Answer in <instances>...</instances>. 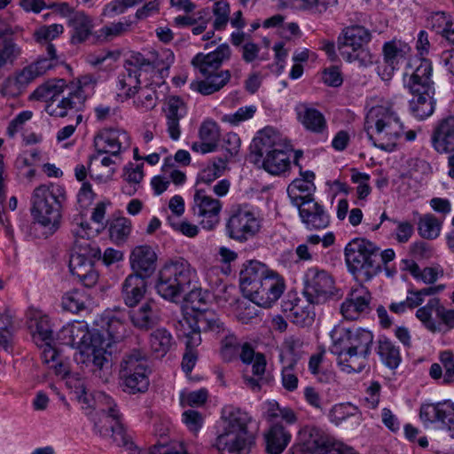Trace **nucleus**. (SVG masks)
Masks as SVG:
<instances>
[{
    "mask_svg": "<svg viewBox=\"0 0 454 454\" xmlns=\"http://www.w3.org/2000/svg\"><path fill=\"white\" fill-rule=\"evenodd\" d=\"M364 131L373 145L392 152L403 133V125L392 106H376L366 114Z\"/></svg>",
    "mask_w": 454,
    "mask_h": 454,
    "instance_id": "f257e3e1",
    "label": "nucleus"
},
{
    "mask_svg": "<svg viewBox=\"0 0 454 454\" xmlns=\"http://www.w3.org/2000/svg\"><path fill=\"white\" fill-rule=\"evenodd\" d=\"M31 200V212L37 223L46 229V237L53 234L60 226L62 206L67 200L64 186L40 185L34 190Z\"/></svg>",
    "mask_w": 454,
    "mask_h": 454,
    "instance_id": "f03ea898",
    "label": "nucleus"
},
{
    "mask_svg": "<svg viewBox=\"0 0 454 454\" xmlns=\"http://www.w3.org/2000/svg\"><path fill=\"white\" fill-rule=\"evenodd\" d=\"M349 272L360 282L371 280L380 272V248L365 239H354L345 247Z\"/></svg>",
    "mask_w": 454,
    "mask_h": 454,
    "instance_id": "7ed1b4c3",
    "label": "nucleus"
},
{
    "mask_svg": "<svg viewBox=\"0 0 454 454\" xmlns=\"http://www.w3.org/2000/svg\"><path fill=\"white\" fill-rule=\"evenodd\" d=\"M432 71L431 62L427 59H421L406 83L413 96L410 101L411 111L415 117L420 120L431 115L434 108Z\"/></svg>",
    "mask_w": 454,
    "mask_h": 454,
    "instance_id": "20e7f679",
    "label": "nucleus"
},
{
    "mask_svg": "<svg viewBox=\"0 0 454 454\" xmlns=\"http://www.w3.org/2000/svg\"><path fill=\"white\" fill-rule=\"evenodd\" d=\"M195 270L188 261L179 258L164 264L156 282L158 294L166 300L175 301L190 289Z\"/></svg>",
    "mask_w": 454,
    "mask_h": 454,
    "instance_id": "39448f33",
    "label": "nucleus"
},
{
    "mask_svg": "<svg viewBox=\"0 0 454 454\" xmlns=\"http://www.w3.org/2000/svg\"><path fill=\"white\" fill-rule=\"evenodd\" d=\"M151 370L145 352L133 349L122 357L120 364V380L124 392L129 395L147 391Z\"/></svg>",
    "mask_w": 454,
    "mask_h": 454,
    "instance_id": "423d86ee",
    "label": "nucleus"
},
{
    "mask_svg": "<svg viewBox=\"0 0 454 454\" xmlns=\"http://www.w3.org/2000/svg\"><path fill=\"white\" fill-rule=\"evenodd\" d=\"M370 41L371 34L365 27H348L338 38V50L348 62H357L359 66L366 67L373 61L372 55L365 47Z\"/></svg>",
    "mask_w": 454,
    "mask_h": 454,
    "instance_id": "0eeeda50",
    "label": "nucleus"
},
{
    "mask_svg": "<svg viewBox=\"0 0 454 454\" xmlns=\"http://www.w3.org/2000/svg\"><path fill=\"white\" fill-rule=\"evenodd\" d=\"M331 338L332 353H340L345 350L362 355L364 357H369L371 354L373 334L368 330L336 325L331 331Z\"/></svg>",
    "mask_w": 454,
    "mask_h": 454,
    "instance_id": "6e6552de",
    "label": "nucleus"
},
{
    "mask_svg": "<svg viewBox=\"0 0 454 454\" xmlns=\"http://www.w3.org/2000/svg\"><path fill=\"white\" fill-rule=\"evenodd\" d=\"M221 355L223 359L227 362L239 359L245 365H251V375L247 373L246 369L243 370L242 373L246 385L254 390L255 349L253 343L247 340L239 341L235 335H228L222 340Z\"/></svg>",
    "mask_w": 454,
    "mask_h": 454,
    "instance_id": "1a4fd4ad",
    "label": "nucleus"
},
{
    "mask_svg": "<svg viewBox=\"0 0 454 454\" xmlns=\"http://www.w3.org/2000/svg\"><path fill=\"white\" fill-rule=\"evenodd\" d=\"M100 258V249L98 247H91L85 240L84 247L71 254L69 270L84 286L92 287L98 280V274L93 269V260Z\"/></svg>",
    "mask_w": 454,
    "mask_h": 454,
    "instance_id": "9d476101",
    "label": "nucleus"
},
{
    "mask_svg": "<svg viewBox=\"0 0 454 454\" xmlns=\"http://www.w3.org/2000/svg\"><path fill=\"white\" fill-rule=\"evenodd\" d=\"M333 278L325 270L309 268L304 275L303 294L310 302L325 303L334 295Z\"/></svg>",
    "mask_w": 454,
    "mask_h": 454,
    "instance_id": "9b49d317",
    "label": "nucleus"
},
{
    "mask_svg": "<svg viewBox=\"0 0 454 454\" xmlns=\"http://www.w3.org/2000/svg\"><path fill=\"white\" fill-rule=\"evenodd\" d=\"M103 398L106 408L91 418L94 423L93 431L103 438L111 437L115 442L116 437H120L126 431L122 415L113 398L108 395H103Z\"/></svg>",
    "mask_w": 454,
    "mask_h": 454,
    "instance_id": "f8f14e48",
    "label": "nucleus"
},
{
    "mask_svg": "<svg viewBox=\"0 0 454 454\" xmlns=\"http://www.w3.org/2000/svg\"><path fill=\"white\" fill-rule=\"evenodd\" d=\"M255 221L254 208L248 204H239L232 208L231 214L226 223L228 236L240 242L246 241L254 236L253 224Z\"/></svg>",
    "mask_w": 454,
    "mask_h": 454,
    "instance_id": "ddd939ff",
    "label": "nucleus"
},
{
    "mask_svg": "<svg viewBox=\"0 0 454 454\" xmlns=\"http://www.w3.org/2000/svg\"><path fill=\"white\" fill-rule=\"evenodd\" d=\"M419 419L426 425H434L440 429L451 431L454 426V403L444 400L438 403H422Z\"/></svg>",
    "mask_w": 454,
    "mask_h": 454,
    "instance_id": "4468645a",
    "label": "nucleus"
},
{
    "mask_svg": "<svg viewBox=\"0 0 454 454\" xmlns=\"http://www.w3.org/2000/svg\"><path fill=\"white\" fill-rule=\"evenodd\" d=\"M193 215L201 218L202 228L212 231L220 223L222 203L219 200L208 196L202 189H197L193 196Z\"/></svg>",
    "mask_w": 454,
    "mask_h": 454,
    "instance_id": "2eb2a0df",
    "label": "nucleus"
},
{
    "mask_svg": "<svg viewBox=\"0 0 454 454\" xmlns=\"http://www.w3.org/2000/svg\"><path fill=\"white\" fill-rule=\"evenodd\" d=\"M286 289L282 276L270 270H264L260 278V286L257 287V306L269 309L277 302Z\"/></svg>",
    "mask_w": 454,
    "mask_h": 454,
    "instance_id": "dca6fc26",
    "label": "nucleus"
},
{
    "mask_svg": "<svg viewBox=\"0 0 454 454\" xmlns=\"http://www.w3.org/2000/svg\"><path fill=\"white\" fill-rule=\"evenodd\" d=\"M384 65L379 67V74L383 80H389L395 68L411 67V48L404 43L387 42L383 46Z\"/></svg>",
    "mask_w": 454,
    "mask_h": 454,
    "instance_id": "f3484780",
    "label": "nucleus"
},
{
    "mask_svg": "<svg viewBox=\"0 0 454 454\" xmlns=\"http://www.w3.org/2000/svg\"><path fill=\"white\" fill-rule=\"evenodd\" d=\"M130 145L129 134L119 129H103L94 137V146L98 155L109 153L118 157L122 149Z\"/></svg>",
    "mask_w": 454,
    "mask_h": 454,
    "instance_id": "a211bd4d",
    "label": "nucleus"
},
{
    "mask_svg": "<svg viewBox=\"0 0 454 454\" xmlns=\"http://www.w3.org/2000/svg\"><path fill=\"white\" fill-rule=\"evenodd\" d=\"M314 302L309 299L303 300L296 294H288L287 299L282 302V311L286 317L298 326L311 325L315 319Z\"/></svg>",
    "mask_w": 454,
    "mask_h": 454,
    "instance_id": "6ab92c4d",
    "label": "nucleus"
},
{
    "mask_svg": "<svg viewBox=\"0 0 454 454\" xmlns=\"http://www.w3.org/2000/svg\"><path fill=\"white\" fill-rule=\"evenodd\" d=\"M178 324L181 326L180 329H177L179 336L183 335L186 339L182 368L186 374H189L192 371L198 359L197 347L201 343V332L192 325V321L187 317H184Z\"/></svg>",
    "mask_w": 454,
    "mask_h": 454,
    "instance_id": "aec40b11",
    "label": "nucleus"
},
{
    "mask_svg": "<svg viewBox=\"0 0 454 454\" xmlns=\"http://www.w3.org/2000/svg\"><path fill=\"white\" fill-rule=\"evenodd\" d=\"M371 293L360 286L351 290L348 297L341 304L340 312L346 319L356 320L362 314H368L371 311Z\"/></svg>",
    "mask_w": 454,
    "mask_h": 454,
    "instance_id": "412c9836",
    "label": "nucleus"
},
{
    "mask_svg": "<svg viewBox=\"0 0 454 454\" xmlns=\"http://www.w3.org/2000/svg\"><path fill=\"white\" fill-rule=\"evenodd\" d=\"M157 254L152 247L141 245L135 247L129 255V263L133 270L145 278L151 277L156 270Z\"/></svg>",
    "mask_w": 454,
    "mask_h": 454,
    "instance_id": "4be33fe9",
    "label": "nucleus"
},
{
    "mask_svg": "<svg viewBox=\"0 0 454 454\" xmlns=\"http://www.w3.org/2000/svg\"><path fill=\"white\" fill-rule=\"evenodd\" d=\"M162 112L165 114L167 131L173 140H177L181 135L179 121L187 114V106L184 100L177 96H170L165 100Z\"/></svg>",
    "mask_w": 454,
    "mask_h": 454,
    "instance_id": "5701e85b",
    "label": "nucleus"
},
{
    "mask_svg": "<svg viewBox=\"0 0 454 454\" xmlns=\"http://www.w3.org/2000/svg\"><path fill=\"white\" fill-rule=\"evenodd\" d=\"M299 209L301 221L309 230L325 229L329 225V215L324 207L317 202L314 198L307 199L295 205Z\"/></svg>",
    "mask_w": 454,
    "mask_h": 454,
    "instance_id": "b1692460",
    "label": "nucleus"
},
{
    "mask_svg": "<svg viewBox=\"0 0 454 454\" xmlns=\"http://www.w3.org/2000/svg\"><path fill=\"white\" fill-rule=\"evenodd\" d=\"M299 437L303 451L311 454H328V450L333 444L330 437L316 427H303L299 433Z\"/></svg>",
    "mask_w": 454,
    "mask_h": 454,
    "instance_id": "393cba45",
    "label": "nucleus"
},
{
    "mask_svg": "<svg viewBox=\"0 0 454 454\" xmlns=\"http://www.w3.org/2000/svg\"><path fill=\"white\" fill-rule=\"evenodd\" d=\"M231 55V50L228 44L223 43L216 48L215 51L207 54L198 53L192 60V64L199 69L200 73L205 77L215 72H217L224 59H228Z\"/></svg>",
    "mask_w": 454,
    "mask_h": 454,
    "instance_id": "a878e982",
    "label": "nucleus"
},
{
    "mask_svg": "<svg viewBox=\"0 0 454 454\" xmlns=\"http://www.w3.org/2000/svg\"><path fill=\"white\" fill-rule=\"evenodd\" d=\"M292 151L293 146L289 144L264 153L265 157L262 164V168L274 176L285 173L290 168L291 161L288 153Z\"/></svg>",
    "mask_w": 454,
    "mask_h": 454,
    "instance_id": "bb28decb",
    "label": "nucleus"
},
{
    "mask_svg": "<svg viewBox=\"0 0 454 454\" xmlns=\"http://www.w3.org/2000/svg\"><path fill=\"white\" fill-rule=\"evenodd\" d=\"M432 144L441 153L454 151V116H448L439 121L432 136Z\"/></svg>",
    "mask_w": 454,
    "mask_h": 454,
    "instance_id": "cd10ccee",
    "label": "nucleus"
},
{
    "mask_svg": "<svg viewBox=\"0 0 454 454\" xmlns=\"http://www.w3.org/2000/svg\"><path fill=\"white\" fill-rule=\"evenodd\" d=\"M292 439L291 433L280 423L272 424L263 434L267 454H281Z\"/></svg>",
    "mask_w": 454,
    "mask_h": 454,
    "instance_id": "c85d7f7f",
    "label": "nucleus"
},
{
    "mask_svg": "<svg viewBox=\"0 0 454 454\" xmlns=\"http://www.w3.org/2000/svg\"><path fill=\"white\" fill-rule=\"evenodd\" d=\"M147 289L145 278L129 274L121 285V298L129 307H135L144 298Z\"/></svg>",
    "mask_w": 454,
    "mask_h": 454,
    "instance_id": "c756f323",
    "label": "nucleus"
},
{
    "mask_svg": "<svg viewBox=\"0 0 454 454\" xmlns=\"http://www.w3.org/2000/svg\"><path fill=\"white\" fill-rule=\"evenodd\" d=\"M213 446L220 454H243L247 449V436L223 429Z\"/></svg>",
    "mask_w": 454,
    "mask_h": 454,
    "instance_id": "7c9ffc66",
    "label": "nucleus"
},
{
    "mask_svg": "<svg viewBox=\"0 0 454 454\" xmlns=\"http://www.w3.org/2000/svg\"><path fill=\"white\" fill-rule=\"evenodd\" d=\"M222 419L223 429L247 436V426L252 422L253 418L247 411L233 406H227L223 409Z\"/></svg>",
    "mask_w": 454,
    "mask_h": 454,
    "instance_id": "2f4dec72",
    "label": "nucleus"
},
{
    "mask_svg": "<svg viewBox=\"0 0 454 454\" xmlns=\"http://www.w3.org/2000/svg\"><path fill=\"white\" fill-rule=\"evenodd\" d=\"M87 99V95H83L81 92L69 91L67 97H63L58 104L51 102L46 107V111L50 115L56 117H65L68 114L69 111L77 113L81 111Z\"/></svg>",
    "mask_w": 454,
    "mask_h": 454,
    "instance_id": "473e14b6",
    "label": "nucleus"
},
{
    "mask_svg": "<svg viewBox=\"0 0 454 454\" xmlns=\"http://www.w3.org/2000/svg\"><path fill=\"white\" fill-rule=\"evenodd\" d=\"M99 339V333H95L92 335V345L87 348V356L88 357H92V372L95 376L102 379L103 381L106 382L108 380V372L105 371L104 366L108 363V360L105 356V352L109 347V343H105V341H98Z\"/></svg>",
    "mask_w": 454,
    "mask_h": 454,
    "instance_id": "72a5a7b5",
    "label": "nucleus"
},
{
    "mask_svg": "<svg viewBox=\"0 0 454 454\" xmlns=\"http://www.w3.org/2000/svg\"><path fill=\"white\" fill-rule=\"evenodd\" d=\"M282 134L271 126H267L257 132V156L264 153L289 145Z\"/></svg>",
    "mask_w": 454,
    "mask_h": 454,
    "instance_id": "f704fd0d",
    "label": "nucleus"
},
{
    "mask_svg": "<svg viewBox=\"0 0 454 454\" xmlns=\"http://www.w3.org/2000/svg\"><path fill=\"white\" fill-rule=\"evenodd\" d=\"M211 12L208 8H202L192 15H180L175 18L174 23L179 27H192L194 35L203 34L211 21Z\"/></svg>",
    "mask_w": 454,
    "mask_h": 454,
    "instance_id": "c9c22d12",
    "label": "nucleus"
},
{
    "mask_svg": "<svg viewBox=\"0 0 454 454\" xmlns=\"http://www.w3.org/2000/svg\"><path fill=\"white\" fill-rule=\"evenodd\" d=\"M440 363L432 364L429 375L434 380H442V384L449 385L454 382V354L450 351H442L439 355Z\"/></svg>",
    "mask_w": 454,
    "mask_h": 454,
    "instance_id": "e433bc0d",
    "label": "nucleus"
},
{
    "mask_svg": "<svg viewBox=\"0 0 454 454\" xmlns=\"http://www.w3.org/2000/svg\"><path fill=\"white\" fill-rule=\"evenodd\" d=\"M153 307L152 301H146L138 309L130 310L129 317L136 328L148 331L158 324L159 317Z\"/></svg>",
    "mask_w": 454,
    "mask_h": 454,
    "instance_id": "4c0bfd02",
    "label": "nucleus"
},
{
    "mask_svg": "<svg viewBox=\"0 0 454 454\" xmlns=\"http://www.w3.org/2000/svg\"><path fill=\"white\" fill-rule=\"evenodd\" d=\"M230 78L231 74L228 70H221L205 76V80L192 82V87L202 95H210L220 90Z\"/></svg>",
    "mask_w": 454,
    "mask_h": 454,
    "instance_id": "58836bf2",
    "label": "nucleus"
},
{
    "mask_svg": "<svg viewBox=\"0 0 454 454\" xmlns=\"http://www.w3.org/2000/svg\"><path fill=\"white\" fill-rule=\"evenodd\" d=\"M69 26L73 28L72 41L82 43L92 33L93 20L83 12H76L69 19Z\"/></svg>",
    "mask_w": 454,
    "mask_h": 454,
    "instance_id": "ea45409f",
    "label": "nucleus"
},
{
    "mask_svg": "<svg viewBox=\"0 0 454 454\" xmlns=\"http://www.w3.org/2000/svg\"><path fill=\"white\" fill-rule=\"evenodd\" d=\"M255 262L247 260L245 262L239 271V288L244 299L253 301L255 298Z\"/></svg>",
    "mask_w": 454,
    "mask_h": 454,
    "instance_id": "a19ab883",
    "label": "nucleus"
},
{
    "mask_svg": "<svg viewBox=\"0 0 454 454\" xmlns=\"http://www.w3.org/2000/svg\"><path fill=\"white\" fill-rule=\"evenodd\" d=\"M377 353L387 367L395 369L400 364L399 348L389 339L383 337L378 340Z\"/></svg>",
    "mask_w": 454,
    "mask_h": 454,
    "instance_id": "79ce46f5",
    "label": "nucleus"
},
{
    "mask_svg": "<svg viewBox=\"0 0 454 454\" xmlns=\"http://www.w3.org/2000/svg\"><path fill=\"white\" fill-rule=\"evenodd\" d=\"M198 312L191 317H188L192 325L200 332L215 331L220 332L223 329V323L213 310H199V308L193 307Z\"/></svg>",
    "mask_w": 454,
    "mask_h": 454,
    "instance_id": "37998d69",
    "label": "nucleus"
},
{
    "mask_svg": "<svg viewBox=\"0 0 454 454\" xmlns=\"http://www.w3.org/2000/svg\"><path fill=\"white\" fill-rule=\"evenodd\" d=\"M333 354L337 356V364L341 371L347 373L361 372L365 367L368 359L362 355L345 350Z\"/></svg>",
    "mask_w": 454,
    "mask_h": 454,
    "instance_id": "c03bdc74",
    "label": "nucleus"
},
{
    "mask_svg": "<svg viewBox=\"0 0 454 454\" xmlns=\"http://www.w3.org/2000/svg\"><path fill=\"white\" fill-rule=\"evenodd\" d=\"M171 333L165 328H159L150 335L152 351L159 356H165L174 344Z\"/></svg>",
    "mask_w": 454,
    "mask_h": 454,
    "instance_id": "a18cd8bd",
    "label": "nucleus"
},
{
    "mask_svg": "<svg viewBox=\"0 0 454 454\" xmlns=\"http://www.w3.org/2000/svg\"><path fill=\"white\" fill-rule=\"evenodd\" d=\"M31 329L33 340L37 346H43V343L52 342L53 333L47 316L35 318V324L31 325Z\"/></svg>",
    "mask_w": 454,
    "mask_h": 454,
    "instance_id": "49530a36",
    "label": "nucleus"
},
{
    "mask_svg": "<svg viewBox=\"0 0 454 454\" xmlns=\"http://www.w3.org/2000/svg\"><path fill=\"white\" fill-rule=\"evenodd\" d=\"M442 222L432 214H426L418 222L419 234L426 239H434L441 232Z\"/></svg>",
    "mask_w": 454,
    "mask_h": 454,
    "instance_id": "de8ad7c7",
    "label": "nucleus"
},
{
    "mask_svg": "<svg viewBox=\"0 0 454 454\" xmlns=\"http://www.w3.org/2000/svg\"><path fill=\"white\" fill-rule=\"evenodd\" d=\"M299 120L307 129L312 132L320 133L326 127L324 115L314 108H305L299 114Z\"/></svg>",
    "mask_w": 454,
    "mask_h": 454,
    "instance_id": "09e8293b",
    "label": "nucleus"
},
{
    "mask_svg": "<svg viewBox=\"0 0 454 454\" xmlns=\"http://www.w3.org/2000/svg\"><path fill=\"white\" fill-rule=\"evenodd\" d=\"M140 74H136L127 67L118 75L117 86L119 90H123L128 98L133 97L138 91L140 87Z\"/></svg>",
    "mask_w": 454,
    "mask_h": 454,
    "instance_id": "8fccbe9b",
    "label": "nucleus"
},
{
    "mask_svg": "<svg viewBox=\"0 0 454 454\" xmlns=\"http://www.w3.org/2000/svg\"><path fill=\"white\" fill-rule=\"evenodd\" d=\"M313 189H315L314 184H309L306 180L297 178L288 185L287 193L295 206L301 201L313 198L310 194V191Z\"/></svg>",
    "mask_w": 454,
    "mask_h": 454,
    "instance_id": "3c124183",
    "label": "nucleus"
},
{
    "mask_svg": "<svg viewBox=\"0 0 454 454\" xmlns=\"http://www.w3.org/2000/svg\"><path fill=\"white\" fill-rule=\"evenodd\" d=\"M86 296L83 292L74 290L65 294L62 297L64 309L78 313L85 309Z\"/></svg>",
    "mask_w": 454,
    "mask_h": 454,
    "instance_id": "603ef678",
    "label": "nucleus"
},
{
    "mask_svg": "<svg viewBox=\"0 0 454 454\" xmlns=\"http://www.w3.org/2000/svg\"><path fill=\"white\" fill-rule=\"evenodd\" d=\"M130 221L125 217H119L109 223V234L114 242L125 240L130 233Z\"/></svg>",
    "mask_w": 454,
    "mask_h": 454,
    "instance_id": "864d4df0",
    "label": "nucleus"
},
{
    "mask_svg": "<svg viewBox=\"0 0 454 454\" xmlns=\"http://www.w3.org/2000/svg\"><path fill=\"white\" fill-rule=\"evenodd\" d=\"M213 14L215 20L213 27L215 30H223L230 21V4L227 1L220 0L214 4Z\"/></svg>",
    "mask_w": 454,
    "mask_h": 454,
    "instance_id": "5fc2aeb1",
    "label": "nucleus"
},
{
    "mask_svg": "<svg viewBox=\"0 0 454 454\" xmlns=\"http://www.w3.org/2000/svg\"><path fill=\"white\" fill-rule=\"evenodd\" d=\"M20 54V49L11 39H0V69L6 64H12Z\"/></svg>",
    "mask_w": 454,
    "mask_h": 454,
    "instance_id": "6e6d98bb",
    "label": "nucleus"
},
{
    "mask_svg": "<svg viewBox=\"0 0 454 454\" xmlns=\"http://www.w3.org/2000/svg\"><path fill=\"white\" fill-rule=\"evenodd\" d=\"M105 331L107 333V340H98V341H105V343L116 342L121 340L125 335V325L124 324L116 317H111L106 322V325L105 327Z\"/></svg>",
    "mask_w": 454,
    "mask_h": 454,
    "instance_id": "4d7b16f0",
    "label": "nucleus"
},
{
    "mask_svg": "<svg viewBox=\"0 0 454 454\" xmlns=\"http://www.w3.org/2000/svg\"><path fill=\"white\" fill-rule=\"evenodd\" d=\"M360 414L358 408L351 403H339L333 407L330 411V418L335 424H340L349 417Z\"/></svg>",
    "mask_w": 454,
    "mask_h": 454,
    "instance_id": "13d9d810",
    "label": "nucleus"
},
{
    "mask_svg": "<svg viewBox=\"0 0 454 454\" xmlns=\"http://www.w3.org/2000/svg\"><path fill=\"white\" fill-rule=\"evenodd\" d=\"M124 67L135 71L136 74H141L142 71L149 72L153 70L154 65L141 53H134L125 61Z\"/></svg>",
    "mask_w": 454,
    "mask_h": 454,
    "instance_id": "bf43d9fd",
    "label": "nucleus"
},
{
    "mask_svg": "<svg viewBox=\"0 0 454 454\" xmlns=\"http://www.w3.org/2000/svg\"><path fill=\"white\" fill-rule=\"evenodd\" d=\"M427 25L442 35L443 32L453 24L450 16L445 12H435L427 18Z\"/></svg>",
    "mask_w": 454,
    "mask_h": 454,
    "instance_id": "052dcab7",
    "label": "nucleus"
},
{
    "mask_svg": "<svg viewBox=\"0 0 454 454\" xmlns=\"http://www.w3.org/2000/svg\"><path fill=\"white\" fill-rule=\"evenodd\" d=\"M274 380L271 370L267 368V360L262 353L257 352V387L270 385Z\"/></svg>",
    "mask_w": 454,
    "mask_h": 454,
    "instance_id": "680f3d73",
    "label": "nucleus"
},
{
    "mask_svg": "<svg viewBox=\"0 0 454 454\" xmlns=\"http://www.w3.org/2000/svg\"><path fill=\"white\" fill-rule=\"evenodd\" d=\"M136 108L143 112L153 110L157 106V93L153 90H141L137 98L134 101Z\"/></svg>",
    "mask_w": 454,
    "mask_h": 454,
    "instance_id": "e2e57ef3",
    "label": "nucleus"
},
{
    "mask_svg": "<svg viewBox=\"0 0 454 454\" xmlns=\"http://www.w3.org/2000/svg\"><path fill=\"white\" fill-rule=\"evenodd\" d=\"M64 31V27L60 24H51L43 26L35 32V39L38 43H50V41L58 37Z\"/></svg>",
    "mask_w": 454,
    "mask_h": 454,
    "instance_id": "0e129e2a",
    "label": "nucleus"
},
{
    "mask_svg": "<svg viewBox=\"0 0 454 454\" xmlns=\"http://www.w3.org/2000/svg\"><path fill=\"white\" fill-rule=\"evenodd\" d=\"M255 298L253 301H249L248 299L241 301L238 307V320L243 325H248L253 322L255 317Z\"/></svg>",
    "mask_w": 454,
    "mask_h": 454,
    "instance_id": "69168bd1",
    "label": "nucleus"
},
{
    "mask_svg": "<svg viewBox=\"0 0 454 454\" xmlns=\"http://www.w3.org/2000/svg\"><path fill=\"white\" fill-rule=\"evenodd\" d=\"M199 135L201 141H208L216 145L220 137V130L216 122L206 121L201 124Z\"/></svg>",
    "mask_w": 454,
    "mask_h": 454,
    "instance_id": "338daca9",
    "label": "nucleus"
},
{
    "mask_svg": "<svg viewBox=\"0 0 454 454\" xmlns=\"http://www.w3.org/2000/svg\"><path fill=\"white\" fill-rule=\"evenodd\" d=\"M25 89L20 84V81L15 76L7 77L0 87V93L3 97L15 98L20 96Z\"/></svg>",
    "mask_w": 454,
    "mask_h": 454,
    "instance_id": "774afa93",
    "label": "nucleus"
}]
</instances>
